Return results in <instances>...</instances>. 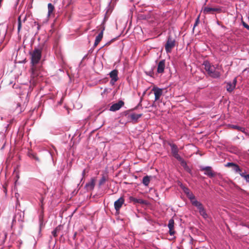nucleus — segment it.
Instances as JSON below:
<instances>
[{
  "label": "nucleus",
  "instance_id": "12",
  "mask_svg": "<svg viewBox=\"0 0 249 249\" xmlns=\"http://www.w3.org/2000/svg\"><path fill=\"white\" fill-rule=\"evenodd\" d=\"M124 103L122 101H120L117 103L113 104L110 107L109 110L112 111H115L119 110Z\"/></svg>",
  "mask_w": 249,
  "mask_h": 249
},
{
  "label": "nucleus",
  "instance_id": "14",
  "mask_svg": "<svg viewBox=\"0 0 249 249\" xmlns=\"http://www.w3.org/2000/svg\"><path fill=\"white\" fill-rule=\"evenodd\" d=\"M165 65V60L163 59L160 60L158 65L157 72L159 73H162L164 72Z\"/></svg>",
  "mask_w": 249,
  "mask_h": 249
},
{
  "label": "nucleus",
  "instance_id": "20",
  "mask_svg": "<svg viewBox=\"0 0 249 249\" xmlns=\"http://www.w3.org/2000/svg\"><path fill=\"white\" fill-rule=\"evenodd\" d=\"M142 116V114L131 113L129 116L131 120L137 121Z\"/></svg>",
  "mask_w": 249,
  "mask_h": 249
},
{
  "label": "nucleus",
  "instance_id": "37",
  "mask_svg": "<svg viewBox=\"0 0 249 249\" xmlns=\"http://www.w3.org/2000/svg\"><path fill=\"white\" fill-rule=\"evenodd\" d=\"M153 73V71H149V73H147V74L150 75V76H152V74Z\"/></svg>",
  "mask_w": 249,
  "mask_h": 249
},
{
  "label": "nucleus",
  "instance_id": "13",
  "mask_svg": "<svg viewBox=\"0 0 249 249\" xmlns=\"http://www.w3.org/2000/svg\"><path fill=\"white\" fill-rule=\"evenodd\" d=\"M95 179L94 178H91L88 183H86L85 187L88 191L93 190L95 186Z\"/></svg>",
  "mask_w": 249,
  "mask_h": 249
},
{
  "label": "nucleus",
  "instance_id": "39",
  "mask_svg": "<svg viewBox=\"0 0 249 249\" xmlns=\"http://www.w3.org/2000/svg\"><path fill=\"white\" fill-rule=\"evenodd\" d=\"M34 159H35L36 160L39 161V159H38L37 157H36L35 156H34Z\"/></svg>",
  "mask_w": 249,
  "mask_h": 249
},
{
  "label": "nucleus",
  "instance_id": "18",
  "mask_svg": "<svg viewBox=\"0 0 249 249\" xmlns=\"http://www.w3.org/2000/svg\"><path fill=\"white\" fill-rule=\"evenodd\" d=\"M104 30V28H103L101 32L96 36L94 44V46H97L103 38Z\"/></svg>",
  "mask_w": 249,
  "mask_h": 249
},
{
  "label": "nucleus",
  "instance_id": "34",
  "mask_svg": "<svg viewBox=\"0 0 249 249\" xmlns=\"http://www.w3.org/2000/svg\"><path fill=\"white\" fill-rule=\"evenodd\" d=\"M235 163L234 162H228L226 165L225 166L227 167H232V166L234 165Z\"/></svg>",
  "mask_w": 249,
  "mask_h": 249
},
{
  "label": "nucleus",
  "instance_id": "29",
  "mask_svg": "<svg viewBox=\"0 0 249 249\" xmlns=\"http://www.w3.org/2000/svg\"><path fill=\"white\" fill-rule=\"evenodd\" d=\"M173 156H174V157L175 158H176L178 160L179 162L183 159V158H182L180 155L178 154V153H175V154H172Z\"/></svg>",
  "mask_w": 249,
  "mask_h": 249
},
{
  "label": "nucleus",
  "instance_id": "9",
  "mask_svg": "<svg viewBox=\"0 0 249 249\" xmlns=\"http://www.w3.org/2000/svg\"><path fill=\"white\" fill-rule=\"evenodd\" d=\"M109 76L111 78V80L110 81V83L112 85H113L115 82H116L118 79V71L116 70H114L112 71L109 73Z\"/></svg>",
  "mask_w": 249,
  "mask_h": 249
},
{
  "label": "nucleus",
  "instance_id": "32",
  "mask_svg": "<svg viewBox=\"0 0 249 249\" xmlns=\"http://www.w3.org/2000/svg\"><path fill=\"white\" fill-rule=\"evenodd\" d=\"M106 181V178L105 177H103L99 181V185L100 186L103 184Z\"/></svg>",
  "mask_w": 249,
  "mask_h": 249
},
{
  "label": "nucleus",
  "instance_id": "26",
  "mask_svg": "<svg viewBox=\"0 0 249 249\" xmlns=\"http://www.w3.org/2000/svg\"><path fill=\"white\" fill-rule=\"evenodd\" d=\"M180 186L186 195H187L190 192V191L189 189V188L184 186L182 184H181Z\"/></svg>",
  "mask_w": 249,
  "mask_h": 249
},
{
  "label": "nucleus",
  "instance_id": "4",
  "mask_svg": "<svg viewBox=\"0 0 249 249\" xmlns=\"http://www.w3.org/2000/svg\"><path fill=\"white\" fill-rule=\"evenodd\" d=\"M175 46V40L170 36L168 37L167 42L165 45V49L167 53H170L172 49Z\"/></svg>",
  "mask_w": 249,
  "mask_h": 249
},
{
  "label": "nucleus",
  "instance_id": "35",
  "mask_svg": "<svg viewBox=\"0 0 249 249\" xmlns=\"http://www.w3.org/2000/svg\"><path fill=\"white\" fill-rule=\"evenodd\" d=\"M18 30L19 31L21 27V23L20 22V18L19 17L18 18Z\"/></svg>",
  "mask_w": 249,
  "mask_h": 249
},
{
  "label": "nucleus",
  "instance_id": "5",
  "mask_svg": "<svg viewBox=\"0 0 249 249\" xmlns=\"http://www.w3.org/2000/svg\"><path fill=\"white\" fill-rule=\"evenodd\" d=\"M41 67L36 65H32L31 75L33 78L40 76Z\"/></svg>",
  "mask_w": 249,
  "mask_h": 249
},
{
  "label": "nucleus",
  "instance_id": "45",
  "mask_svg": "<svg viewBox=\"0 0 249 249\" xmlns=\"http://www.w3.org/2000/svg\"><path fill=\"white\" fill-rule=\"evenodd\" d=\"M217 24L219 25V23L218 21H217Z\"/></svg>",
  "mask_w": 249,
  "mask_h": 249
},
{
  "label": "nucleus",
  "instance_id": "30",
  "mask_svg": "<svg viewBox=\"0 0 249 249\" xmlns=\"http://www.w3.org/2000/svg\"><path fill=\"white\" fill-rule=\"evenodd\" d=\"M173 156H174V157L175 158H176L178 160L179 162L183 159V158H182L180 155L178 154V153H175V154H172Z\"/></svg>",
  "mask_w": 249,
  "mask_h": 249
},
{
  "label": "nucleus",
  "instance_id": "36",
  "mask_svg": "<svg viewBox=\"0 0 249 249\" xmlns=\"http://www.w3.org/2000/svg\"><path fill=\"white\" fill-rule=\"evenodd\" d=\"M243 25L245 28L247 29L248 30H249V25H248L247 24H246L245 22H243Z\"/></svg>",
  "mask_w": 249,
  "mask_h": 249
},
{
  "label": "nucleus",
  "instance_id": "40",
  "mask_svg": "<svg viewBox=\"0 0 249 249\" xmlns=\"http://www.w3.org/2000/svg\"><path fill=\"white\" fill-rule=\"evenodd\" d=\"M82 174V176L83 177L85 174V169L83 171Z\"/></svg>",
  "mask_w": 249,
  "mask_h": 249
},
{
  "label": "nucleus",
  "instance_id": "25",
  "mask_svg": "<svg viewBox=\"0 0 249 249\" xmlns=\"http://www.w3.org/2000/svg\"><path fill=\"white\" fill-rule=\"evenodd\" d=\"M188 198L190 199L191 202H192L194 200H195L196 198L194 194L192 192H190L189 194L186 195Z\"/></svg>",
  "mask_w": 249,
  "mask_h": 249
},
{
  "label": "nucleus",
  "instance_id": "44",
  "mask_svg": "<svg viewBox=\"0 0 249 249\" xmlns=\"http://www.w3.org/2000/svg\"><path fill=\"white\" fill-rule=\"evenodd\" d=\"M37 28V29L39 30V25H38Z\"/></svg>",
  "mask_w": 249,
  "mask_h": 249
},
{
  "label": "nucleus",
  "instance_id": "38",
  "mask_svg": "<svg viewBox=\"0 0 249 249\" xmlns=\"http://www.w3.org/2000/svg\"><path fill=\"white\" fill-rule=\"evenodd\" d=\"M142 98L141 97V99H140V102L139 104H138V106L141 105V102L142 101Z\"/></svg>",
  "mask_w": 249,
  "mask_h": 249
},
{
  "label": "nucleus",
  "instance_id": "16",
  "mask_svg": "<svg viewBox=\"0 0 249 249\" xmlns=\"http://www.w3.org/2000/svg\"><path fill=\"white\" fill-rule=\"evenodd\" d=\"M197 209L198 210L200 214L205 219L208 217V215L205 210L202 204L201 206H199Z\"/></svg>",
  "mask_w": 249,
  "mask_h": 249
},
{
  "label": "nucleus",
  "instance_id": "42",
  "mask_svg": "<svg viewBox=\"0 0 249 249\" xmlns=\"http://www.w3.org/2000/svg\"><path fill=\"white\" fill-rule=\"evenodd\" d=\"M198 20V18H197V20H196V23L195 26H196V25L197 22Z\"/></svg>",
  "mask_w": 249,
  "mask_h": 249
},
{
  "label": "nucleus",
  "instance_id": "10",
  "mask_svg": "<svg viewBox=\"0 0 249 249\" xmlns=\"http://www.w3.org/2000/svg\"><path fill=\"white\" fill-rule=\"evenodd\" d=\"M124 200L123 197H120L114 202V208L116 211H119L124 203Z\"/></svg>",
  "mask_w": 249,
  "mask_h": 249
},
{
  "label": "nucleus",
  "instance_id": "28",
  "mask_svg": "<svg viewBox=\"0 0 249 249\" xmlns=\"http://www.w3.org/2000/svg\"><path fill=\"white\" fill-rule=\"evenodd\" d=\"M232 127L234 129H237L240 131H242V132H244L245 131V128L244 127H240L239 126H238V125H233L232 126Z\"/></svg>",
  "mask_w": 249,
  "mask_h": 249
},
{
  "label": "nucleus",
  "instance_id": "22",
  "mask_svg": "<svg viewBox=\"0 0 249 249\" xmlns=\"http://www.w3.org/2000/svg\"><path fill=\"white\" fill-rule=\"evenodd\" d=\"M241 177L244 178L247 183H249V174H247L245 170H244L243 173L241 174Z\"/></svg>",
  "mask_w": 249,
  "mask_h": 249
},
{
  "label": "nucleus",
  "instance_id": "19",
  "mask_svg": "<svg viewBox=\"0 0 249 249\" xmlns=\"http://www.w3.org/2000/svg\"><path fill=\"white\" fill-rule=\"evenodd\" d=\"M232 169L235 173L239 174L240 176L241 174L244 173V172L242 171V169L239 167V166L236 163H234V165L232 167Z\"/></svg>",
  "mask_w": 249,
  "mask_h": 249
},
{
  "label": "nucleus",
  "instance_id": "11",
  "mask_svg": "<svg viewBox=\"0 0 249 249\" xmlns=\"http://www.w3.org/2000/svg\"><path fill=\"white\" fill-rule=\"evenodd\" d=\"M201 170L205 171L204 174L208 176L210 178L214 177L215 174L212 170V168L210 166L202 167Z\"/></svg>",
  "mask_w": 249,
  "mask_h": 249
},
{
  "label": "nucleus",
  "instance_id": "7",
  "mask_svg": "<svg viewBox=\"0 0 249 249\" xmlns=\"http://www.w3.org/2000/svg\"><path fill=\"white\" fill-rule=\"evenodd\" d=\"M237 83L236 78H234L232 82H228L227 83L226 89L229 92L232 91L235 88Z\"/></svg>",
  "mask_w": 249,
  "mask_h": 249
},
{
  "label": "nucleus",
  "instance_id": "33",
  "mask_svg": "<svg viewBox=\"0 0 249 249\" xmlns=\"http://www.w3.org/2000/svg\"><path fill=\"white\" fill-rule=\"evenodd\" d=\"M58 231V228H55L52 232V233L53 235V236L56 237L57 236V232Z\"/></svg>",
  "mask_w": 249,
  "mask_h": 249
},
{
  "label": "nucleus",
  "instance_id": "41",
  "mask_svg": "<svg viewBox=\"0 0 249 249\" xmlns=\"http://www.w3.org/2000/svg\"><path fill=\"white\" fill-rule=\"evenodd\" d=\"M146 90L144 91L143 92V93H142V96H143L145 95V93H146Z\"/></svg>",
  "mask_w": 249,
  "mask_h": 249
},
{
  "label": "nucleus",
  "instance_id": "24",
  "mask_svg": "<svg viewBox=\"0 0 249 249\" xmlns=\"http://www.w3.org/2000/svg\"><path fill=\"white\" fill-rule=\"evenodd\" d=\"M48 16L49 17V16H50L51 14L53 13V12L54 9V7L52 3H49L48 4Z\"/></svg>",
  "mask_w": 249,
  "mask_h": 249
},
{
  "label": "nucleus",
  "instance_id": "23",
  "mask_svg": "<svg viewBox=\"0 0 249 249\" xmlns=\"http://www.w3.org/2000/svg\"><path fill=\"white\" fill-rule=\"evenodd\" d=\"M170 145L171 146V150L172 154L178 152V148L176 144H171Z\"/></svg>",
  "mask_w": 249,
  "mask_h": 249
},
{
  "label": "nucleus",
  "instance_id": "31",
  "mask_svg": "<svg viewBox=\"0 0 249 249\" xmlns=\"http://www.w3.org/2000/svg\"><path fill=\"white\" fill-rule=\"evenodd\" d=\"M180 163L182 167H183L184 168H186L187 167V163L186 161L182 159L180 161Z\"/></svg>",
  "mask_w": 249,
  "mask_h": 249
},
{
  "label": "nucleus",
  "instance_id": "21",
  "mask_svg": "<svg viewBox=\"0 0 249 249\" xmlns=\"http://www.w3.org/2000/svg\"><path fill=\"white\" fill-rule=\"evenodd\" d=\"M151 177L148 176H144L142 178V183L145 186H147L150 181Z\"/></svg>",
  "mask_w": 249,
  "mask_h": 249
},
{
  "label": "nucleus",
  "instance_id": "3",
  "mask_svg": "<svg viewBox=\"0 0 249 249\" xmlns=\"http://www.w3.org/2000/svg\"><path fill=\"white\" fill-rule=\"evenodd\" d=\"M24 213L23 212L19 211L17 212L14 215L12 222V226H13L17 222L20 224L24 221Z\"/></svg>",
  "mask_w": 249,
  "mask_h": 249
},
{
  "label": "nucleus",
  "instance_id": "27",
  "mask_svg": "<svg viewBox=\"0 0 249 249\" xmlns=\"http://www.w3.org/2000/svg\"><path fill=\"white\" fill-rule=\"evenodd\" d=\"M191 203L193 206H195L196 208H198L199 206H201V205L202 204V203L200 202L197 201L196 199L192 201Z\"/></svg>",
  "mask_w": 249,
  "mask_h": 249
},
{
  "label": "nucleus",
  "instance_id": "43",
  "mask_svg": "<svg viewBox=\"0 0 249 249\" xmlns=\"http://www.w3.org/2000/svg\"><path fill=\"white\" fill-rule=\"evenodd\" d=\"M221 27H222V28H224V29L226 28L224 25H222Z\"/></svg>",
  "mask_w": 249,
  "mask_h": 249
},
{
  "label": "nucleus",
  "instance_id": "6",
  "mask_svg": "<svg viewBox=\"0 0 249 249\" xmlns=\"http://www.w3.org/2000/svg\"><path fill=\"white\" fill-rule=\"evenodd\" d=\"M221 9L218 8H212L209 7H205L202 9L204 14L207 15L209 14H213L215 12H220Z\"/></svg>",
  "mask_w": 249,
  "mask_h": 249
},
{
  "label": "nucleus",
  "instance_id": "1",
  "mask_svg": "<svg viewBox=\"0 0 249 249\" xmlns=\"http://www.w3.org/2000/svg\"><path fill=\"white\" fill-rule=\"evenodd\" d=\"M203 65L204 66L205 70L208 72V74L210 76L213 78H218L220 77L221 75L220 73L216 70L218 66L215 67L214 65H211L210 62L208 61H205L203 62Z\"/></svg>",
  "mask_w": 249,
  "mask_h": 249
},
{
  "label": "nucleus",
  "instance_id": "15",
  "mask_svg": "<svg viewBox=\"0 0 249 249\" xmlns=\"http://www.w3.org/2000/svg\"><path fill=\"white\" fill-rule=\"evenodd\" d=\"M168 227L169 229V234L170 235H174L175 231H174V220L173 219H170L169 220Z\"/></svg>",
  "mask_w": 249,
  "mask_h": 249
},
{
  "label": "nucleus",
  "instance_id": "8",
  "mask_svg": "<svg viewBox=\"0 0 249 249\" xmlns=\"http://www.w3.org/2000/svg\"><path fill=\"white\" fill-rule=\"evenodd\" d=\"M152 90L154 92L155 100H158L161 95L162 94V89L159 88L157 87H154Z\"/></svg>",
  "mask_w": 249,
  "mask_h": 249
},
{
  "label": "nucleus",
  "instance_id": "17",
  "mask_svg": "<svg viewBox=\"0 0 249 249\" xmlns=\"http://www.w3.org/2000/svg\"><path fill=\"white\" fill-rule=\"evenodd\" d=\"M129 200L131 202H133L134 203H140L142 204H146V201L142 199H138L133 196L129 197Z\"/></svg>",
  "mask_w": 249,
  "mask_h": 249
},
{
  "label": "nucleus",
  "instance_id": "2",
  "mask_svg": "<svg viewBox=\"0 0 249 249\" xmlns=\"http://www.w3.org/2000/svg\"><path fill=\"white\" fill-rule=\"evenodd\" d=\"M42 48H35L32 52H30L31 55V63L32 65H37L40 61L42 56Z\"/></svg>",
  "mask_w": 249,
  "mask_h": 249
}]
</instances>
